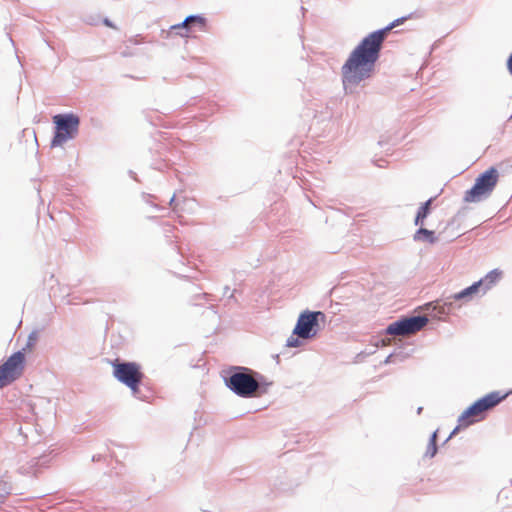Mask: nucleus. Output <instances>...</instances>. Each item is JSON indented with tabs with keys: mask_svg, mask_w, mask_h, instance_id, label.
I'll list each match as a JSON object with an SVG mask.
<instances>
[{
	"mask_svg": "<svg viewBox=\"0 0 512 512\" xmlns=\"http://www.w3.org/2000/svg\"><path fill=\"white\" fill-rule=\"evenodd\" d=\"M408 18L410 16L397 18L386 27L369 33L353 49L341 68L342 84L346 94L353 93L362 81L371 77L388 32L403 24Z\"/></svg>",
	"mask_w": 512,
	"mask_h": 512,
	"instance_id": "nucleus-1",
	"label": "nucleus"
},
{
	"mask_svg": "<svg viewBox=\"0 0 512 512\" xmlns=\"http://www.w3.org/2000/svg\"><path fill=\"white\" fill-rule=\"evenodd\" d=\"M223 380L227 388L241 398L260 397L268 392L272 382L250 368L232 366L223 371Z\"/></svg>",
	"mask_w": 512,
	"mask_h": 512,
	"instance_id": "nucleus-2",
	"label": "nucleus"
},
{
	"mask_svg": "<svg viewBox=\"0 0 512 512\" xmlns=\"http://www.w3.org/2000/svg\"><path fill=\"white\" fill-rule=\"evenodd\" d=\"M325 314L321 311L305 310L298 316L292 334L286 341L287 347H300L306 340L313 339L320 328L319 319L324 320Z\"/></svg>",
	"mask_w": 512,
	"mask_h": 512,
	"instance_id": "nucleus-3",
	"label": "nucleus"
},
{
	"mask_svg": "<svg viewBox=\"0 0 512 512\" xmlns=\"http://www.w3.org/2000/svg\"><path fill=\"white\" fill-rule=\"evenodd\" d=\"M512 390L504 395L498 391H493L474 401L458 417V422L462 427H469L485 418V413L501 403Z\"/></svg>",
	"mask_w": 512,
	"mask_h": 512,
	"instance_id": "nucleus-4",
	"label": "nucleus"
},
{
	"mask_svg": "<svg viewBox=\"0 0 512 512\" xmlns=\"http://www.w3.org/2000/svg\"><path fill=\"white\" fill-rule=\"evenodd\" d=\"M54 134L50 143L52 148L62 146L68 140L74 139L79 131L80 117L73 113H60L52 118Z\"/></svg>",
	"mask_w": 512,
	"mask_h": 512,
	"instance_id": "nucleus-5",
	"label": "nucleus"
},
{
	"mask_svg": "<svg viewBox=\"0 0 512 512\" xmlns=\"http://www.w3.org/2000/svg\"><path fill=\"white\" fill-rule=\"evenodd\" d=\"M113 376L127 386L134 397L139 398L140 384L144 378L141 366L136 362L115 359L112 362Z\"/></svg>",
	"mask_w": 512,
	"mask_h": 512,
	"instance_id": "nucleus-6",
	"label": "nucleus"
},
{
	"mask_svg": "<svg viewBox=\"0 0 512 512\" xmlns=\"http://www.w3.org/2000/svg\"><path fill=\"white\" fill-rule=\"evenodd\" d=\"M498 179V170L493 166L488 168L478 175L473 186L465 192L463 200L468 203H477L487 199L496 187Z\"/></svg>",
	"mask_w": 512,
	"mask_h": 512,
	"instance_id": "nucleus-7",
	"label": "nucleus"
},
{
	"mask_svg": "<svg viewBox=\"0 0 512 512\" xmlns=\"http://www.w3.org/2000/svg\"><path fill=\"white\" fill-rule=\"evenodd\" d=\"M429 322L425 315L402 316L398 320L390 323L386 329L389 335H409L423 329Z\"/></svg>",
	"mask_w": 512,
	"mask_h": 512,
	"instance_id": "nucleus-8",
	"label": "nucleus"
},
{
	"mask_svg": "<svg viewBox=\"0 0 512 512\" xmlns=\"http://www.w3.org/2000/svg\"><path fill=\"white\" fill-rule=\"evenodd\" d=\"M481 283L482 282L476 281L473 284H471L470 286L462 289L461 291L454 293L451 296L447 297L442 302L438 301L435 304L433 311L439 316L449 314L456 307L455 302H457V301L468 302V301L472 300L473 297L475 295H477L478 293H480V292L482 293Z\"/></svg>",
	"mask_w": 512,
	"mask_h": 512,
	"instance_id": "nucleus-9",
	"label": "nucleus"
},
{
	"mask_svg": "<svg viewBox=\"0 0 512 512\" xmlns=\"http://www.w3.org/2000/svg\"><path fill=\"white\" fill-rule=\"evenodd\" d=\"M25 354L16 351L0 365V389L13 383L24 369Z\"/></svg>",
	"mask_w": 512,
	"mask_h": 512,
	"instance_id": "nucleus-10",
	"label": "nucleus"
},
{
	"mask_svg": "<svg viewBox=\"0 0 512 512\" xmlns=\"http://www.w3.org/2000/svg\"><path fill=\"white\" fill-rule=\"evenodd\" d=\"M502 277V271L498 268L488 272L483 278L478 280L481 283L482 295L491 289Z\"/></svg>",
	"mask_w": 512,
	"mask_h": 512,
	"instance_id": "nucleus-11",
	"label": "nucleus"
},
{
	"mask_svg": "<svg viewBox=\"0 0 512 512\" xmlns=\"http://www.w3.org/2000/svg\"><path fill=\"white\" fill-rule=\"evenodd\" d=\"M434 198H429L420 205L414 218L415 226H423L425 219L431 214Z\"/></svg>",
	"mask_w": 512,
	"mask_h": 512,
	"instance_id": "nucleus-12",
	"label": "nucleus"
},
{
	"mask_svg": "<svg viewBox=\"0 0 512 512\" xmlns=\"http://www.w3.org/2000/svg\"><path fill=\"white\" fill-rule=\"evenodd\" d=\"M413 240L416 242L434 244L437 242L438 238L436 237L434 231L426 229L423 226H419L413 235Z\"/></svg>",
	"mask_w": 512,
	"mask_h": 512,
	"instance_id": "nucleus-13",
	"label": "nucleus"
},
{
	"mask_svg": "<svg viewBox=\"0 0 512 512\" xmlns=\"http://www.w3.org/2000/svg\"><path fill=\"white\" fill-rule=\"evenodd\" d=\"M186 22L189 23V29L197 28L199 31H206L207 18L201 14H191L186 17Z\"/></svg>",
	"mask_w": 512,
	"mask_h": 512,
	"instance_id": "nucleus-14",
	"label": "nucleus"
},
{
	"mask_svg": "<svg viewBox=\"0 0 512 512\" xmlns=\"http://www.w3.org/2000/svg\"><path fill=\"white\" fill-rule=\"evenodd\" d=\"M189 32V23L186 22V18L182 22L170 26L169 29V34L174 33L182 38L188 37Z\"/></svg>",
	"mask_w": 512,
	"mask_h": 512,
	"instance_id": "nucleus-15",
	"label": "nucleus"
},
{
	"mask_svg": "<svg viewBox=\"0 0 512 512\" xmlns=\"http://www.w3.org/2000/svg\"><path fill=\"white\" fill-rule=\"evenodd\" d=\"M39 463L40 458H32L31 461L29 462V466H21L19 470L23 474H28L30 473V470H33L35 467H37Z\"/></svg>",
	"mask_w": 512,
	"mask_h": 512,
	"instance_id": "nucleus-16",
	"label": "nucleus"
},
{
	"mask_svg": "<svg viewBox=\"0 0 512 512\" xmlns=\"http://www.w3.org/2000/svg\"><path fill=\"white\" fill-rule=\"evenodd\" d=\"M437 452H438V445H437V443H430V442H428L427 449H426V452L424 454V457H427V458L431 459V458L435 457Z\"/></svg>",
	"mask_w": 512,
	"mask_h": 512,
	"instance_id": "nucleus-17",
	"label": "nucleus"
},
{
	"mask_svg": "<svg viewBox=\"0 0 512 512\" xmlns=\"http://www.w3.org/2000/svg\"><path fill=\"white\" fill-rule=\"evenodd\" d=\"M11 487L7 483L0 485V503H2L5 497L10 494Z\"/></svg>",
	"mask_w": 512,
	"mask_h": 512,
	"instance_id": "nucleus-18",
	"label": "nucleus"
},
{
	"mask_svg": "<svg viewBox=\"0 0 512 512\" xmlns=\"http://www.w3.org/2000/svg\"><path fill=\"white\" fill-rule=\"evenodd\" d=\"M38 339V334L36 331H33L29 334L28 336V339H27V343H26V347L27 348H31L35 345L36 341Z\"/></svg>",
	"mask_w": 512,
	"mask_h": 512,
	"instance_id": "nucleus-19",
	"label": "nucleus"
},
{
	"mask_svg": "<svg viewBox=\"0 0 512 512\" xmlns=\"http://www.w3.org/2000/svg\"><path fill=\"white\" fill-rule=\"evenodd\" d=\"M460 427H462L460 424H459L457 427H455V428L452 430V432L449 434V436L445 439V441L443 442V444H446V443H447V442H448V441H449L453 436H455V435L458 433V431H459Z\"/></svg>",
	"mask_w": 512,
	"mask_h": 512,
	"instance_id": "nucleus-20",
	"label": "nucleus"
},
{
	"mask_svg": "<svg viewBox=\"0 0 512 512\" xmlns=\"http://www.w3.org/2000/svg\"><path fill=\"white\" fill-rule=\"evenodd\" d=\"M102 22L105 26H107L109 28L117 29V27L114 25V23L107 17L104 18Z\"/></svg>",
	"mask_w": 512,
	"mask_h": 512,
	"instance_id": "nucleus-21",
	"label": "nucleus"
},
{
	"mask_svg": "<svg viewBox=\"0 0 512 512\" xmlns=\"http://www.w3.org/2000/svg\"><path fill=\"white\" fill-rule=\"evenodd\" d=\"M438 432H439V430H438V429H436V430L431 434V436H430V438H429V442H430V443H437V440H438Z\"/></svg>",
	"mask_w": 512,
	"mask_h": 512,
	"instance_id": "nucleus-22",
	"label": "nucleus"
},
{
	"mask_svg": "<svg viewBox=\"0 0 512 512\" xmlns=\"http://www.w3.org/2000/svg\"><path fill=\"white\" fill-rule=\"evenodd\" d=\"M129 42L134 45H139L140 43H142V40L139 38V35H137V36L130 38Z\"/></svg>",
	"mask_w": 512,
	"mask_h": 512,
	"instance_id": "nucleus-23",
	"label": "nucleus"
},
{
	"mask_svg": "<svg viewBox=\"0 0 512 512\" xmlns=\"http://www.w3.org/2000/svg\"><path fill=\"white\" fill-rule=\"evenodd\" d=\"M396 356V354L391 353L389 354L386 359L384 360V364H390L393 362V358Z\"/></svg>",
	"mask_w": 512,
	"mask_h": 512,
	"instance_id": "nucleus-24",
	"label": "nucleus"
},
{
	"mask_svg": "<svg viewBox=\"0 0 512 512\" xmlns=\"http://www.w3.org/2000/svg\"><path fill=\"white\" fill-rule=\"evenodd\" d=\"M507 68H508L509 73L512 75V53H511V55L508 57V60H507Z\"/></svg>",
	"mask_w": 512,
	"mask_h": 512,
	"instance_id": "nucleus-25",
	"label": "nucleus"
},
{
	"mask_svg": "<svg viewBox=\"0 0 512 512\" xmlns=\"http://www.w3.org/2000/svg\"><path fill=\"white\" fill-rule=\"evenodd\" d=\"M174 203H175V195H173V196L171 197V199H170V201H169V205H170L171 207L175 208Z\"/></svg>",
	"mask_w": 512,
	"mask_h": 512,
	"instance_id": "nucleus-26",
	"label": "nucleus"
},
{
	"mask_svg": "<svg viewBox=\"0 0 512 512\" xmlns=\"http://www.w3.org/2000/svg\"><path fill=\"white\" fill-rule=\"evenodd\" d=\"M101 457H102V456H101L100 454H98V455H94V456L92 457V461H94V462H95V461H99V460L101 459Z\"/></svg>",
	"mask_w": 512,
	"mask_h": 512,
	"instance_id": "nucleus-27",
	"label": "nucleus"
},
{
	"mask_svg": "<svg viewBox=\"0 0 512 512\" xmlns=\"http://www.w3.org/2000/svg\"><path fill=\"white\" fill-rule=\"evenodd\" d=\"M422 410H423V407H418L417 414H420L422 412Z\"/></svg>",
	"mask_w": 512,
	"mask_h": 512,
	"instance_id": "nucleus-28",
	"label": "nucleus"
},
{
	"mask_svg": "<svg viewBox=\"0 0 512 512\" xmlns=\"http://www.w3.org/2000/svg\"><path fill=\"white\" fill-rule=\"evenodd\" d=\"M228 290H229V287H228V286H226V287L224 288V294H226V293L228 292Z\"/></svg>",
	"mask_w": 512,
	"mask_h": 512,
	"instance_id": "nucleus-29",
	"label": "nucleus"
},
{
	"mask_svg": "<svg viewBox=\"0 0 512 512\" xmlns=\"http://www.w3.org/2000/svg\"><path fill=\"white\" fill-rule=\"evenodd\" d=\"M123 55H124V56H128V51H125V52L123 53Z\"/></svg>",
	"mask_w": 512,
	"mask_h": 512,
	"instance_id": "nucleus-30",
	"label": "nucleus"
},
{
	"mask_svg": "<svg viewBox=\"0 0 512 512\" xmlns=\"http://www.w3.org/2000/svg\"><path fill=\"white\" fill-rule=\"evenodd\" d=\"M123 55H124V56H128V51H125V52L123 53Z\"/></svg>",
	"mask_w": 512,
	"mask_h": 512,
	"instance_id": "nucleus-31",
	"label": "nucleus"
},
{
	"mask_svg": "<svg viewBox=\"0 0 512 512\" xmlns=\"http://www.w3.org/2000/svg\"><path fill=\"white\" fill-rule=\"evenodd\" d=\"M203 296H204V297H209L210 295H209V294H207V293H204V294H203Z\"/></svg>",
	"mask_w": 512,
	"mask_h": 512,
	"instance_id": "nucleus-32",
	"label": "nucleus"
},
{
	"mask_svg": "<svg viewBox=\"0 0 512 512\" xmlns=\"http://www.w3.org/2000/svg\"><path fill=\"white\" fill-rule=\"evenodd\" d=\"M508 120H509V121H510V120H512V114L510 115V117L508 118Z\"/></svg>",
	"mask_w": 512,
	"mask_h": 512,
	"instance_id": "nucleus-33",
	"label": "nucleus"
}]
</instances>
